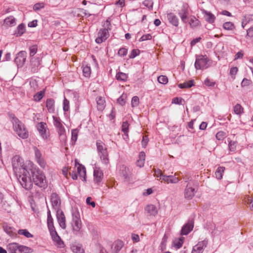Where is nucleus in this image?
Returning <instances> with one entry per match:
<instances>
[{"instance_id": "f257e3e1", "label": "nucleus", "mask_w": 253, "mask_h": 253, "mask_svg": "<svg viewBox=\"0 0 253 253\" xmlns=\"http://www.w3.org/2000/svg\"><path fill=\"white\" fill-rule=\"evenodd\" d=\"M13 169L21 186L26 190L32 188V182L29 172L30 168L23 164V159L19 156H15L12 160Z\"/></svg>"}, {"instance_id": "f03ea898", "label": "nucleus", "mask_w": 253, "mask_h": 253, "mask_svg": "<svg viewBox=\"0 0 253 253\" xmlns=\"http://www.w3.org/2000/svg\"><path fill=\"white\" fill-rule=\"evenodd\" d=\"M32 174V180L35 185L40 187L44 188L46 186V180L44 175L39 170L29 169Z\"/></svg>"}, {"instance_id": "7ed1b4c3", "label": "nucleus", "mask_w": 253, "mask_h": 253, "mask_svg": "<svg viewBox=\"0 0 253 253\" xmlns=\"http://www.w3.org/2000/svg\"><path fill=\"white\" fill-rule=\"evenodd\" d=\"M97 150L102 163L107 165L109 163V155L105 145L100 140L96 141Z\"/></svg>"}, {"instance_id": "20e7f679", "label": "nucleus", "mask_w": 253, "mask_h": 253, "mask_svg": "<svg viewBox=\"0 0 253 253\" xmlns=\"http://www.w3.org/2000/svg\"><path fill=\"white\" fill-rule=\"evenodd\" d=\"M104 26V28L99 31L98 37L95 40V42L97 43H101L105 41L109 37V30H111V23L108 20L105 21Z\"/></svg>"}, {"instance_id": "39448f33", "label": "nucleus", "mask_w": 253, "mask_h": 253, "mask_svg": "<svg viewBox=\"0 0 253 253\" xmlns=\"http://www.w3.org/2000/svg\"><path fill=\"white\" fill-rule=\"evenodd\" d=\"M71 225L74 234L77 235L80 233L82 225L79 211H75L72 212Z\"/></svg>"}, {"instance_id": "423d86ee", "label": "nucleus", "mask_w": 253, "mask_h": 253, "mask_svg": "<svg viewBox=\"0 0 253 253\" xmlns=\"http://www.w3.org/2000/svg\"><path fill=\"white\" fill-rule=\"evenodd\" d=\"M14 130L16 131L17 135L23 139H26L28 137V132L26 130L24 125L20 121L15 122V124L13 125Z\"/></svg>"}, {"instance_id": "0eeeda50", "label": "nucleus", "mask_w": 253, "mask_h": 253, "mask_svg": "<svg viewBox=\"0 0 253 253\" xmlns=\"http://www.w3.org/2000/svg\"><path fill=\"white\" fill-rule=\"evenodd\" d=\"M209 59L206 56L202 55L197 56L195 63V67L197 70H204L208 68Z\"/></svg>"}, {"instance_id": "6e6552de", "label": "nucleus", "mask_w": 253, "mask_h": 253, "mask_svg": "<svg viewBox=\"0 0 253 253\" xmlns=\"http://www.w3.org/2000/svg\"><path fill=\"white\" fill-rule=\"evenodd\" d=\"M53 124L56 128V130L61 137H65V129L62 124V122L61 119L56 116H53Z\"/></svg>"}, {"instance_id": "1a4fd4ad", "label": "nucleus", "mask_w": 253, "mask_h": 253, "mask_svg": "<svg viewBox=\"0 0 253 253\" xmlns=\"http://www.w3.org/2000/svg\"><path fill=\"white\" fill-rule=\"evenodd\" d=\"M7 250L11 253H22L26 252L28 250V248L24 246H20L17 243H13L8 245Z\"/></svg>"}, {"instance_id": "9d476101", "label": "nucleus", "mask_w": 253, "mask_h": 253, "mask_svg": "<svg viewBox=\"0 0 253 253\" xmlns=\"http://www.w3.org/2000/svg\"><path fill=\"white\" fill-rule=\"evenodd\" d=\"M50 201L53 209H54L56 211L61 210L60 209L61 201L58 194L55 193H52L51 195Z\"/></svg>"}, {"instance_id": "9b49d317", "label": "nucleus", "mask_w": 253, "mask_h": 253, "mask_svg": "<svg viewBox=\"0 0 253 253\" xmlns=\"http://www.w3.org/2000/svg\"><path fill=\"white\" fill-rule=\"evenodd\" d=\"M33 149L34 151L36 161L41 166V167L43 169H45L46 167V164L44 159L42 157V155L41 151L35 146L34 147Z\"/></svg>"}, {"instance_id": "f8f14e48", "label": "nucleus", "mask_w": 253, "mask_h": 253, "mask_svg": "<svg viewBox=\"0 0 253 253\" xmlns=\"http://www.w3.org/2000/svg\"><path fill=\"white\" fill-rule=\"evenodd\" d=\"M26 52L25 51H21L16 55L14 62L18 67H22L26 61Z\"/></svg>"}, {"instance_id": "ddd939ff", "label": "nucleus", "mask_w": 253, "mask_h": 253, "mask_svg": "<svg viewBox=\"0 0 253 253\" xmlns=\"http://www.w3.org/2000/svg\"><path fill=\"white\" fill-rule=\"evenodd\" d=\"M189 14V6L187 3H184L180 10L178 11V15L180 17L183 22L186 23V19Z\"/></svg>"}, {"instance_id": "4468645a", "label": "nucleus", "mask_w": 253, "mask_h": 253, "mask_svg": "<svg viewBox=\"0 0 253 253\" xmlns=\"http://www.w3.org/2000/svg\"><path fill=\"white\" fill-rule=\"evenodd\" d=\"M123 246V242L121 240H118L112 244L109 252H106V253H118Z\"/></svg>"}, {"instance_id": "2eb2a0df", "label": "nucleus", "mask_w": 253, "mask_h": 253, "mask_svg": "<svg viewBox=\"0 0 253 253\" xmlns=\"http://www.w3.org/2000/svg\"><path fill=\"white\" fill-rule=\"evenodd\" d=\"M208 243V240H206L199 242L193 247L191 253H202L204 249L207 247Z\"/></svg>"}, {"instance_id": "dca6fc26", "label": "nucleus", "mask_w": 253, "mask_h": 253, "mask_svg": "<svg viewBox=\"0 0 253 253\" xmlns=\"http://www.w3.org/2000/svg\"><path fill=\"white\" fill-rule=\"evenodd\" d=\"M194 227V221L193 219L189 220L187 223L182 227L181 234L186 235L188 234Z\"/></svg>"}, {"instance_id": "f3484780", "label": "nucleus", "mask_w": 253, "mask_h": 253, "mask_svg": "<svg viewBox=\"0 0 253 253\" xmlns=\"http://www.w3.org/2000/svg\"><path fill=\"white\" fill-rule=\"evenodd\" d=\"M50 233L55 245L60 248H63L64 247V242L58 236L56 231L55 230L52 231Z\"/></svg>"}, {"instance_id": "a211bd4d", "label": "nucleus", "mask_w": 253, "mask_h": 253, "mask_svg": "<svg viewBox=\"0 0 253 253\" xmlns=\"http://www.w3.org/2000/svg\"><path fill=\"white\" fill-rule=\"evenodd\" d=\"M56 216L60 226L63 229H65L66 220L63 212L61 210L56 211Z\"/></svg>"}, {"instance_id": "6ab92c4d", "label": "nucleus", "mask_w": 253, "mask_h": 253, "mask_svg": "<svg viewBox=\"0 0 253 253\" xmlns=\"http://www.w3.org/2000/svg\"><path fill=\"white\" fill-rule=\"evenodd\" d=\"M93 176L94 181L98 184L102 179L103 173L99 168H95L94 169Z\"/></svg>"}, {"instance_id": "aec40b11", "label": "nucleus", "mask_w": 253, "mask_h": 253, "mask_svg": "<svg viewBox=\"0 0 253 253\" xmlns=\"http://www.w3.org/2000/svg\"><path fill=\"white\" fill-rule=\"evenodd\" d=\"M195 192V188L187 184L184 191V197L187 199H191L194 197Z\"/></svg>"}, {"instance_id": "412c9836", "label": "nucleus", "mask_w": 253, "mask_h": 253, "mask_svg": "<svg viewBox=\"0 0 253 253\" xmlns=\"http://www.w3.org/2000/svg\"><path fill=\"white\" fill-rule=\"evenodd\" d=\"M163 180L167 183H173L175 184L179 182V179L178 177H176V174L174 175H163Z\"/></svg>"}, {"instance_id": "4be33fe9", "label": "nucleus", "mask_w": 253, "mask_h": 253, "mask_svg": "<svg viewBox=\"0 0 253 253\" xmlns=\"http://www.w3.org/2000/svg\"><path fill=\"white\" fill-rule=\"evenodd\" d=\"M167 18L169 22L173 26L175 27L178 26L179 23V20L178 17L173 13H169L167 15Z\"/></svg>"}, {"instance_id": "5701e85b", "label": "nucleus", "mask_w": 253, "mask_h": 253, "mask_svg": "<svg viewBox=\"0 0 253 253\" xmlns=\"http://www.w3.org/2000/svg\"><path fill=\"white\" fill-rule=\"evenodd\" d=\"M46 124L44 123H40L37 126V128L39 131L43 139L47 138V134L46 133Z\"/></svg>"}, {"instance_id": "b1692460", "label": "nucleus", "mask_w": 253, "mask_h": 253, "mask_svg": "<svg viewBox=\"0 0 253 253\" xmlns=\"http://www.w3.org/2000/svg\"><path fill=\"white\" fill-rule=\"evenodd\" d=\"M145 210L146 212L150 216H156L157 214L158 211L156 206L153 205H149L147 206Z\"/></svg>"}, {"instance_id": "393cba45", "label": "nucleus", "mask_w": 253, "mask_h": 253, "mask_svg": "<svg viewBox=\"0 0 253 253\" xmlns=\"http://www.w3.org/2000/svg\"><path fill=\"white\" fill-rule=\"evenodd\" d=\"M54 100L52 98L47 99L46 102V107L49 113H53L55 111Z\"/></svg>"}, {"instance_id": "a878e982", "label": "nucleus", "mask_w": 253, "mask_h": 253, "mask_svg": "<svg viewBox=\"0 0 253 253\" xmlns=\"http://www.w3.org/2000/svg\"><path fill=\"white\" fill-rule=\"evenodd\" d=\"M77 171L80 176L83 178V180L85 181L86 170L84 167L79 164L77 167Z\"/></svg>"}, {"instance_id": "bb28decb", "label": "nucleus", "mask_w": 253, "mask_h": 253, "mask_svg": "<svg viewBox=\"0 0 253 253\" xmlns=\"http://www.w3.org/2000/svg\"><path fill=\"white\" fill-rule=\"evenodd\" d=\"M205 17L206 20L210 23H212L214 22L215 17L213 14H212L210 12H208L207 11H205Z\"/></svg>"}, {"instance_id": "cd10ccee", "label": "nucleus", "mask_w": 253, "mask_h": 253, "mask_svg": "<svg viewBox=\"0 0 253 253\" xmlns=\"http://www.w3.org/2000/svg\"><path fill=\"white\" fill-rule=\"evenodd\" d=\"M4 24L8 26H13L16 24V19L13 16H10L4 19Z\"/></svg>"}, {"instance_id": "c85d7f7f", "label": "nucleus", "mask_w": 253, "mask_h": 253, "mask_svg": "<svg viewBox=\"0 0 253 253\" xmlns=\"http://www.w3.org/2000/svg\"><path fill=\"white\" fill-rule=\"evenodd\" d=\"M25 31V27L23 24H20L17 28L15 35L16 36H21Z\"/></svg>"}, {"instance_id": "c756f323", "label": "nucleus", "mask_w": 253, "mask_h": 253, "mask_svg": "<svg viewBox=\"0 0 253 253\" xmlns=\"http://www.w3.org/2000/svg\"><path fill=\"white\" fill-rule=\"evenodd\" d=\"M184 238V237H180L178 239H175L173 241V245L177 249L180 248L183 244Z\"/></svg>"}, {"instance_id": "7c9ffc66", "label": "nucleus", "mask_w": 253, "mask_h": 253, "mask_svg": "<svg viewBox=\"0 0 253 253\" xmlns=\"http://www.w3.org/2000/svg\"><path fill=\"white\" fill-rule=\"evenodd\" d=\"M71 249L75 253H84V250L80 245H72Z\"/></svg>"}, {"instance_id": "2f4dec72", "label": "nucleus", "mask_w": 253, "mask_h": 253, "mask_svg": "<svg viewBox=\"0 0 253 253\" xmlns=\"http://www.w3.org/2000/svg\"><path fill=\"white\" fill-rule=\"evenodd\" d=\"M225 170V168L223 167H219L216 169L215 175L218 179H220L222 177V174Z\"/></svg>"}, {"instance_id": "473e14b6", "label": "nucleus", "mask_w": 253, "mask_h": 253, "mask_svg": "<svg viewBox=\"0 0 253 253\" xmlns=\"http://www.w3.org/2000/svg\"><path fill=\"white\" fill-rule=\"evenodd\" d=\"M193 85V81L190 80L188 82H184L182 84H179L178 86L180 88H189Z\"/></svg>"}, {"instance_id": "72a5a7b5", "label": "nucleus", "mask_w": 253, "mask_h": 253, "mask_svg": "<svg viewBox=\"0 0 253 253\" xmlns=\"http://www.w3.org/2000/svg\"><path fill=\"white\" fill-rule=\"evenodd\" d=\"M129 124L127 121L123 122L122 125V130L126 135V137H128L127 133L128 132Z\"/></svg>"}, {"instance_id": "f704fd0d", "label": "nucleus", "mask_w": 253, "mask_h": 253, "mask_svg": "<svg viewBox=\"0 0 253 253\" xmlns=\"http://www.w3.org/2000/svg\"><path fill=\"white\" fill-rule=\"evenodd\" d=\"M18 233L19 235H24L28 238L33 237V235L31 234L27 229H20L18 231Z\"/></svg>"}, {"instance_id": "c9c22d12", "label": "nucleus", "mask_w": 253, "mask_h": 253, "mask_svg": "<svg viewBox=\"0 0 253 253\" xmlns=\"http://www.w3.org/2000/svg\"><path fill=\"white\" fill-rule=\"evenodd\" d=\"M96 102L99 110H102L104 107L105 100L102 97H99L96 98Z\"/></svg>"}, {"instance_id": "e433bc0d", "label": "nucleus", "mask_w": 253, "mask_h": 253, "mask_svg": "<svg viewBox=\"0 0 253 253\" xmlns=\"http://www.w3.org/2000/svg\"><path fill=\"white\" fill-rule=\"evenodd\" d=\"M79 131V130L78 128L73 129L71 130V140L74 143H75L78 139Z\"/></svg>"}, {"instance_id": "4c0bfd02", "label": "nucleus", "mask_w": 253, "mask_h": 253, "mask_svg": "<svg viewBox=\"0 0 253 253\" xmlns=\"http://www.w3.org/2000/svg\"><path fill=\"white\" fill-rule=\"evenodd\" d=\"M223 28L226 30H233L235 28V27L232 22H226L223 24Z\"/></svg>"}, {"instance_id": "58836bf2", "label": "nucleus", "mask_w": 253, "mask_h": 253, "mask_svg": "<svg viewBox=\"0 0 253 253\" xmlns=\"http://www.w3.org/2000/svg\"><path fill=\"white\" fill-rule=\"evenodd\" d=\"M47 226H48V229H49L50 232H51L52 231L55 230V229L53 225V219L52 217L47 218Z\"/></svg>"}, {"instance_id": "ea45409f", "label": "nucleus", "mask_w": 253, "mask_h": 253, "mask_svg": "<svg viewBox=\"0 0 253 253\" xmlns=\"http://www.w3.org/2000/svg\"><path fill=\"white\" fill-rule=\"evenodd\" d=\"M83 75L85 77H89L91 74V69L90 66L85 65L83 67Z\"/></svg>"}, {"instance_id": "a19ab883", "label": "nucleus", "mask_w": 253, "mask_h": 253, "mask_svg": "<svg viewBox=\"0 0 253 253\" xmlns=\"http://www.w3.org/2000/svg\"><path fill=\"white\" fill-rule=\"evenodd\" d=\"M127 78V75L126 74L122 73V72H119L116 75V79L119 81H125L126 80Z\"/></svg>"}, {"instance_id": "79ce46f5", "label": "nucleus", "mask_w": 253, "mask_h": 253, "mask_svg": "<svg viewBox=\"0 0 253 253\" xmlns=\"http://www.w3.org/2000/svg\"><path fill=\"white\" fill-rule=\"evenodd\" d=\"M234 112L237 115H240L243 112V108L239 104H237L234 107Z\"/></svg>"}, {"instance_id": "37998d69", "label": "nucleus", "mask_w": 253, "mask_h": 253, "mask_svg": "<svg viewBox=\"0 0 253 253\" xmlns=\"http://www.w3.org/2000/svg\"><path fill=\"white\" fill-rule=\"evenodd\" d=\"M139 104V99L136 96H133L131 99V105L132 107H136L138 106Z\"/></svg>"}, {"instance_id": "c03bdc74", "label": "nucleus", "mask_w": 253, "mask_h": 253, "mask_svg": "<svg viewBox=\"0 0 253 253\" xmlns=\"http://www.w3.org/2000/svg\"><path fill=\"white\" fill-rule=\"evenodd\" d=\"M189 24L192 27H197L199 24V21L195 17H193L190 20Z\"/></svg>"}, {"instance_id": "a18cd8bd", "label": "nucleus", "mask_w": 253, "mask_h": 253, "mask_svg": "<svg viewBox=\"0 0 253 253\" xmlns=\"http://www.w3.org/2000/svg\"><path fill=\"white\" fill-rule=\"evenodd\" d=\"M216 138L218 140H222L226 137V133L222 131H218L216 134Z\"/></svg>"}, {"instance_id": "49530a36", "label": "nucleus", "mask_w": 253, "mask_h": 253, "mask_svg": "<svg viewBox=\"0 0 253 253\" xmlns=\"http://www.w3.org/2000/svg\"><path fill=\"white\" fill-rule=\"evenodd\" d=\"M31 63L34 67H38L40 64V59L39 58H32L31 59Z\"/></svg>"}, {"instance_id": "de8ad7c7", "label": "nucleus", "mask_w": 253, "mask_h": 253, "mask_svg": "<svg viewBox=\"0 0 253 253\" xmlns=\"http://www.w3.org/2000/svg\"><path fill=\"white\" fill-rule=\"evenodd\" d=\"M238 71V69L237 67H233L231 68L230 70V75L233 79H235V76Z\"/></svg>"}, {"instance_id": "09e8293b", "label": "nucleus", "mask_w": 253, "mask_h": 253, "mask_svg": "<svg viewBox=\"0 0 253 253\" xmlns=\"http://www.w3.org/2000/svg\"><path fill=\"white\" fill-rule=\"evenodd\" d=\"M158 82L162 84H166L168 82V79L167 76L161 75L158 77Z\"/></svg>"}, {"instance_id": "8fccbe9b", "label": "nucleus", "mask_w": 253, "mask_h": 253, "mask_svg": "<svg viewBox=\"0 0 253 253\" xmlns=\"http://www.w3.org/2000/svg\"><path fill=\"white\" fill-rule=\"evenodd\" d=\"M69 101L65 97H64V99L63 101V110L65 112H66L69 111Z\"/></svg>"}, {"instance_id": "3c124183", "label": "nucleus", "mask_w": 253, "mask_h": 253, "mask_svg": "<svg viewBox=\"0 0 253 253\" xmlns=\"http://www.w3.org/2000/svg\"><path fill=\"white\" fill-rule=\"evenodd\" d=\"M167 236L165 235L164 236L163 238L162 242L161 243V250L162 251H164L166 249V242L167 240Z\"/></svg>"}, {"instance_id": "603ef678", "label": "nucleus", "mask_w": 253, "mask_h": 253, "mask_svg": "<svg viewBox=\"0 0 253 253\" xmlns=\"http://www.w3.org/2000/svg\"><path fill=\"white\" fill-rule=\"evenodd\" d=\"M143 4L148 8H152L153 2L152 0H145L143 2Z\"/></svg>"}, {"instance_id": "864d4df0", "label": "nucleus", "mask_w": 253, "mask_h": 253, "mask_svg": "<svg viewBox=\"0 0 253 253\" xmlns=\"http://www.w3.org/2000/svg\"><path fill=\"white\" fill-rule=\"evenodd\" d=\"M154 172L155 176L163 179V176L165 175L162 173V171L160 169H154Z\"/></svg>"}, {"instance_id": "5fc2aeb1", "label": "nucleus", "mask_w": 253, "mask_h": 253, "mask_svg": "<svg viewBox=\"0 0 253 253\" xmlns=\"http://www.w3.org/2000/svg\"><path fill=\"white\" fill-rule=\"evenodd\" d=\"M43 96V92L42 91H40L34 95V99L36 101H39L42 98Z\"/></svg>"}, {"instance_id": "6e6d98bb", "label": "nucleus", "mask_w": 253, "mask_h": 253, "mask_svg": "<svg viewBox=\"0 0 253 253\" xmlns=\"http://www.w3.org/2000/svg\"><path fill=\"white\" fill-rule=\"evenodd\" d=\"M228 147L229 151L234 152L236 150L235 142L233 141H230L228 144Z\"/></svg>"}, {"instance_id": "4d7b16f0", "label": "nucleus", "mask_w": 253, "mask_h": 253, "mask_svg": "<svg viewBox=\"0 0 253 253\" xmlns=\"http://www.w3.org/2000/svg\"><path fill=\"white\" fill-rule=\"evenodd\" d=\"M152 39V36L150 34H148L143 35L139 39L140 42H143L146 40H149Z\"/></svg>"}, {"instance_id": "13d9d810", "label": "nucleus", "mask_w": 253, "mask_h": 253, "mask_svg": "<svg viewBox=\"0 0 253 253\" xmlns=\"http://www.w3.org/2000/svg\"><path fill=\"white\" fill-rule=\"evenodd\" d=\"M127 53V49L124 47L121 48L118 51V54L121 56H124L126 55Z\"/></svg>"}, {"instance_id": "bf43d9fd", "label": "nucleus", "mask_w": 253, "mask_h": 253, "mask_svg": "<svg viewBox=\"0 0 253 253\" xmlns=\"http://www.w3.org/2000/svg\"><path fill=\"white\" fill-rule=\"evenodd\" d=\"M30 56H33L37 51V47L36 45H33L30 47Z\"/></svg>"}, {"instance_id": "052dcab7", "label": "nucleus", "mask_w": 253, "mask_h": 253, "mask_svg": "<svg viewBox=\"0 0 253 253\" xmlns=\"http://www.w3.org/2000/svg\"><path fill=\"white\" fill-rule=\"evenodd\" d=\"M139 53V50L137 49H133L131 51V53L129 55V58H135L137 55H138Z\"/></svg>"}, {"instance_id": "680f3d73", "label": "nucleus", "mask_w": 253, "mask_h": 253, "mask_svg": "<svg viewBox=\"0 0 253 253\" xmlns=\"http://www.w3.org/2000/svg\"><path fill=\"white\" fill-rule=\"evenodd\" d=\"M183 102H184L183 99L178 97L173 98L172 101V103L175 104H182Z\"/></svg>"}, {"instance_id": "e2e57ef3", "label": "nucleus", "mask_w": 253, "mask_h": 253, "mask_svg": "<svg viewBox=\"0 0 253 253\" xmlns=\"http://www.w3.org/2000/svg\"><path fill=\"white\" fill-rule=\"evenodd\" d=\"M9 117L10 119V121L12 123L13 125L15 124V122H18L19 120L15 116V115L13 114H9Z\"/></svg>"}, {"instance_id": "0e129e2a", "label": "nucleus", "mask_w": 253, "mask_h": 253, "mask_svg": "<svg viewBox=\"0 0 253 253\" xmlns=\"http://www.w3.org/2000/svg\"><path fill=\"white\" fill-rule=\"evenodd\" d=\"M44 7L43 3H37L35 4L33 6V9L35 11L39 10Z\"/></svg>"}, {"instance_id": "69168bd1", "label": "nucleus", "mask_w": 253, "mask_h": 253, "mask_svg": "<svg viewBox=\"0 0 253 253\" xmlns=\"http://www.w3.org/2000/svg\"><path fill=\"white\" fill-rule=\"evenodd\" d=\"M205 84L208 86H213L214 85L215 83L209 79H207L205 81Z\"/></svg>"}, {"instance_id": "338daca9", "label": "nucleus", "mask_w": 253, "mask_h": 253, "mask_svg": "<svg viewBox=\"0 0 253 253\" xmlns=\"http://www.w3.org/2000/svg\"><path fill=\"white\" fill-rule=\"evenodd\" d=\"M91 200V198L90 197H88L86 199V203L87 205L91 206L92 207H95V203L93 201L91 202L90 200Z\"/></svg>"}, {"instance_id": "774afa93", "label": "nucleus", "mask_w": 253, "mask_h": 253, "mask_svg": "<svg viewBox=\"0 0 253 253\" xmlns=\"http://www.w3.org/2000/svg\"><path fill=\"white\" fill-rule=\"evenodd\" d=\"M131 239L134 242L136 243L138 242L140 240L139 236L138 235L135 234H132Z\"/></svg>"}]
</instances>
